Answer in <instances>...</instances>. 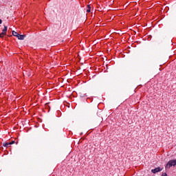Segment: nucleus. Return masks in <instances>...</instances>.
Wrapping results in <instances>:
<instances>
[{"instance_id":"f257e3e1","label":"nucleus","mask_w":176,"mask_h":176,"mask_svg":"<svg viewBox=\"0 0 176 176\" xmlns=\"http://www.w3.org/2000/svg\"><path fill=\"white\" fill-rule=\"evenodd\" d=\"M176 166V160H171L168 162L165 166L166 170H169L171 167H175Z\"/></svg>"},{"instance_id":"f03ea898","label":"nucleus","mask_w":176,"mask_h":176,"mask_svg":"<svg viewBox=\"0 0 176 176\" xmlns=\"http://www.w3.org/2000/svg\"><path fill=\"white\" fill-rule=\"evenodd\" d=\"M162 170H163V168L157 167L154 169H152L151 173H153V174H156V173H160Z\"/></svg>"},{"instance_id":"7ed1b4c3","label":"nucleus","mask_w":176,"mask_h":176,"mask_svg":"<svg viewBox=\"0 0 176 176\" xmlns=\"http://www.w3.org/2000/svg\"><path fill=\"white\" fill-rule=\"evenodd\" d=\"M17 38L20 41H23V39L25 38V35L18 34Z\"/></svg>"},{"instance_id":"20e7f679","label":"nucleus","mask_w":176,"mask_h":176,"mask_svg":"<svg viewBox=\"0 0 176 176\" xmlns=\"http://www.w3.org/2000/svg\"><path fill=\"white\" fill-rule=\"evenodd\" d=\"M8 31V27L4 26V29L2 30L1 34H3V35H6V32Z\"/></svg>"},{"instance_id":"39448f33","label":"nucleus","mask_w":176,"mask_h":176,"mask_svg":"<svg viewBox=\"0 0 176 176\" xmlns=\"http://www.w3.org/2000/svg\"><path fill=\"white\" fill-rule=\"evenodd\" d=\"M8 31V27L4 26V29L2 30L1 34H3V35H6V32Z\"/></svg>"},{"instance_id":"423d86ee","label":"nucleus","mask_w":176,"mask_h":176,"mask_svg":"<svg viewBox=\"0 0 176 176\" xmlns=\"http://www.w3.org/2000/svg\"><path fill=\"white\" fill-rule=\"evenodd\" d=\"M10 145V142L3 144V146H4L5 148H8Z\"/></svg>"},{"instance_id":"0eeeda50","label":"nucleus","mask_w":176,"mask_h":176,"mask_svg":"<svg viewBox=\"0 0 176 176\" xmlns=\"http://www.w3.org/2000/svg\"><path fill=\"white\" fill-rule=\"evenodd\" d=\"M12 35L14 36H16V38H17V36H19V33H17L16 31L13 30L12 31Z\"/></svg>"},{"instance_id":"6e6552de","label":"nucleus","mask_w":176,"mask_h":176,"mask_svg":"<svg viewBox=\"0 0 176 176\" xmlns=\"http://www.w3.org/2000/svg\"><path fill=\"white\" fill-rule=\"evenodd\" d=\"M3 36H5L3 35V34L1 33V34H0V38H3Z\"/></svg>"},{"instance_id":"1a4fd4ad","label":"nucleus","mask_w":176,"mask_h":176,"mask_svg":"<svg viewBox=\"0 0 176 176\" xmlns=\"http://www.w3.org/2000/svg\"><path fill=\"white\" fill-rule=\"evenodd\" d=\"M10 143V145H13V144H14V141H12L11 142H9Z\"/></svg>"},{"instance_id":"9d476101","label":"nucleus","mask_w":176,"mask_h":176,"mask_svg":"<svg viewBox=\"0 0 176 176\" xmlns=\"http://www.w3.org/2000/svg\"><path fill=\"white\" fill-rule=\"evenodd\" d=\"M162 176H167V173H162Z\"/></svg>"},{"instance_id":"9b49d317","label":"nucleus","mask_w":176,"mask_h":176,"mask_svg":"<svg viewBox=\"0 0 176 176\" xmlns=\"http://www.w3.org/2000/svg\"><path fill=\"white\" fill-rule=\"evenodd\" d=\"M87 13H90V8H88V9L87 10Z\"/></svg>"},{"instance_id":"f8f14e48","label":"nucleus","mask_w":176,"mask_h":176,"mask_svg":"<svg viewBox=\"0 0 176 176\" xmlns=\"http://www.w3.org/2000/svg\"><path fill=\"white\" fill-rule=\"evenodd\" d=\"M0 24H2V19H0Z\"/></svg>"},{"instance_id":"ddd939ff","label":"nucleus","mask_w":176,"mask_h":176,"mask_svg":"<svg viewBox=\"0 0 176 176\" xmlns=\"http://www.w3.org/2000/svg\"><path fill=\"white\" fill-rule=\"evenodd\" d=\"M87 8L88 9H90V5H88Z\"/></svg>"}]
</instances>
